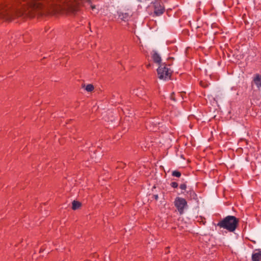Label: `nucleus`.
Masks as SVG:
<instances>
[{
    "mask_svg": "<svg viewBox=\"0 0 261 261\" xmlns=\"http://www.w3.org/2000/svg\"><path fill=\"white\" fill-rule=\"evenodd\" d=\"M85 89L88 92H91L94 89V86L91 84H88L86 86Z\"/></svg>",
    "mask_w": 261,
    "mask_h": 261,
    "instance_id": "obj_10",
    "label": "nucleus"
},
{
    "mask_svg": "<svg viewBox=\"0 0 261 261\" xmlns=\"http://www.w3.org/2000/svg\"><path fill=\"white\" fill-rule=\"evenodd\" d=\"M171 186L174 188H176L178 187V184L176 182H172L171 184Z\"/></svg>",
    "mask_w": 261,
    "mask_h": 261,
    "instance_id": "obj_13",
    "label": "nucleus"
},
{
    "mask_svg": "<svg viewBox=\"0 0 261 261\" xmlns=\"http://www.w3.org/2000/svg\"><path fill=\"white\" fill-rule=\"evenodd\" d=\"M81 203L78 201L73 200L72 203V208L73 210L79 209L81 206Z\"/></svg>",
    "mask_w": 261,
    "mask_h": 261,
    "instance_id": "obj_9",
    "label": "nucleus"
},
{
    "mask_svg": "<svg viewBox=\"0 0 261 261\" xmlns=\"http://www.w3.org/2000/svg\"><path fill=\"white\" fill-rule=\"evenodd\" d=\"M153 197L154 198V199H155V200H158V199L159 197H158V195H154L153 196Z\"/></svg>",
    "mask_w": 261,
    "mask_h": 261,
    "instance_id": "obj_15",
    "label": "nucleus"
},
{
    "mask_svg": "<svg viewBox=\"0 0 261 261\" xmlns=\"http://www.w3.org/2000/svg\"><path fill=\"white\" fill-rule=\"evenodd\" d=\"M253 82L259 90H261V75L256 74L253 78Z\"/></svg>",
    "mask_w": 261,
    "mask_h": 261,
    "instance_id": "obj_6",
    "label": "nucleus"
},
{
    "mask_svg": "<svg viewBox=\"0 0 261 261\" xmlns=\"http://www.w3.org/2000/svg\"><path fill=\"white\" fill-rule=\"evenodd\" d=\"M174 205L180 215L184 213V210L188 206L186 200L184 198L179 197L175 198Z\"/></svg>",
    "mask_w": 261,
    "mask_h": 261,
    "instance_id": "obj_3",
    "label": "nucleus"
},
{
    "mask_svg": "<svg viewBox=\"0 0 261 261\" xmlns=\"http://www.w3.org/2000/svg\"><path fill=\"white\" fill-rule=\"evenodd\" d=\"M173 94H174V93H172V95H173ZM171 98L172 99H173V100H175V99H174V97H173V96H172V95H171Z\"/></svg>",
    "mask_w": 261,
    "mask_h": 261,
    "instance_id": "obj_16",
    "label": "nucleus"
},
{
    "mask_svg": "<svg viewBox=\"0 0 261 261\" xmlns=\"http://www.w3.org/2000/svg\"><path fill=\"white\" fill-rule=\"evenodd\" d=\"M239 220L233 216H228L217 224L220 228L226 229L230 232H233L238 224Z\"/></svg>",
    "mask_w": 261,
    "mask_h": 261,
    "instance_id": "obj_1",
    "label": "nucleus"
},
{
    "mask_svg": "<svg viewBox=\"0 0 261 261\" xmlns=\"http://www.w3.org/2000/svg\"><path fill=\"white\" fill-rule=\"evenodd\" d=\"M172 176H175V177H180V175H181V173L180 172H179V171H173L172 173Z\"/></svg>",
    "mask_w": 261,
    "mask_h": 261,
    "instance_id": "obj_11",
    "label": "nucleus"
},
{
    "mask_svg": "<svg viewBox=\"0 0 261 261\" xmlns=\"http://www.w3.org/2000/svg\"><path fill=\"white\" fill-rule=\"evenodd\" d=\"M118 18L122 21H128L133 15V12L129 10H124L117 12Z\"/></svg>",
    "mask_w": 261,
    "mask_h": 261,
    "instance_id": "obj_5",
    "label": "nucleus"
},
{
    "mask_svg": "<svg viewBox=\"0 0 261 261\" xmlns=\"http://www.w3.org/2000/svg\"><path fill=\"white\" fill-rule=\"evenodd\" d=\"M186 188H187V186L185 184H182L180 185V188L182 190H186Z\"/></svg>",
    "mask_w": 261,
    "mask_h": 261,
    "instance_id": "obj_14",
    "label": "nucleus"
},
{
    "mask_svg": "<svg viewBox=\"0 0 261 261\" xmlns=\"http://www.w3.org/2000/svg\"><path fill=\"white\" fill-rule=\"evenodd\" d=\"M151 4L153 8V12L152 13L153 17L160 16L164 13L165 8L160 2L155 1Z\"/></svg>",
    "mask_w": 261,
    "mask_h": 261,
    "instance_id": "obj_4",
    "label": "nucleus"
},
{
    "mask_svg": "<svg viewBox=\"0 0 261 261\" xmlns=\"http://www.w3.org/2000/svg\"><path fill=\"white\" fill-rule=\"evenodd\" d=\"M90 7L91 8V9L94 11L95 13H97L98 12V9L96 8V7L95 5H90Z\"/></svg>",
    "mask_w": 261,
    "mask_h": 261,
    "instance_id": "obj_12",
    "label": "nucleus"
},
{
    "mask_svg": "<svg viewBox=\"0 0 261 261\" xmlns=\"http://www.w3.org/2000/svg\"><path fill=\"white\" fill-rule=\"evenodd\" d=\"M133 93H135V94L137 95H139L140 94L138 92H135V91H134Z\"/></svg>",
    "mask_w": 261,
    "mask_h": 261,
    "instance_id": "obj_17",
    "label": "nucleus"
},
{
    "mask_svg": "<svg viewBox=\"0 0 261 261\" xmlns=\"http://www.w3.org/2000/svg\"><path fill=\"white\" fill-rule=\"evenodd\" d=\"M166 63L161 64L157 69L158 77L160 80L167 81L170 79L171 71Z\"/></svg>",
    "mask_w": 261,
    "mask_h": 261,
    "instance_id": "obj_2",
    "label": "nucleus"
},
{
    "mask_svg": "<svg viewBox=\"0 0 261 261\" xmlns=\"http://www.w3.org/2000/svg\"><path fill=\"white\" fill-rule=\"evenodd\" d=\"M152 59L155 63L160 64V65L161 64V58L157 52L153 51L152 54Z\"/></svg>",
    "mask_w": 261,
    "mask_h": 261,
    "instance_id": "obj_8",
    "label": "nucleus"
},
{
    "mask_svg": "<svg viewBox=\"0 0 261 261\" xmlns=\"http://www.w3.org/2000/svg\"><path fill=\"white\" fill-rule=\"evenodd\" d=\"M252 259L253 261H261V250L253 253L252 255Z\"/></svg>",
    "mask_w": 261,
    "mask_h": 261,
    "instance_id": "obj_7",
    "label": "nucleus"
}]
</instances>
